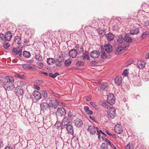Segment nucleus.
I'll use <instances>...</instances> for the list:
<instances>
[{"instance_id": "obj_11", "label": "nucleus", "mask_w": 149, "mask_h": 149, "mask_svg": "<svg viewBox=\"0 0 149 149\" xmlns=\"http://www.w3.org/2000/svg\"><path fill=\"white\" fill-rule=\"evenodd\" d=\"M22 49H19L18 51L16 48H13L12 49V53L15 55H16L18 54V57L19 58L22 56Z\"/></svg>"}, {"instance_id": "obj_32", "label": "nucleus", "mask_w": 149, "mask_h": 149, "mask_svg": "<svg viewBox=\"0 0 149 149\" xmlns=\"http://www.w3.org/2000/svg\"><path fill=\"white\" fill-rule=\"evenodd\" d=\"M35 58L38 61H41L42 60V57L39 53L37 54H35Z\"/></svg>"}, {"instance_id": "obj_23", "label": "nucleus", "mask_w": 149, "mask_h": 149, "mask_svg": "<svg viewBox=\"0 0 149 149\" xmlns=\"http://www.w3.org/2000/svg\"><path fill=\"white\" fill-rule=\"evenodd\" d=\"M70 124L69 122V120L67 117H65L62 120V125L64 126H67V125Z\"/></svg>"}, {"instance_id": "obj_31", "label": "nucleus", "mask_w": 149, "mask_h": 149, "mask_svg": "<svg viewBox=\"0 0 149 149\" xmlns=\"http://www.w3.org/2000/svg\"><path fill=\"white\" fill-rule=\"evenodd\" d=\"M83 58L84 60H88L90 59L88 52H86L84 53Z\"/></svg>"}, {"instance_id": "obj_54", "label": "nucleus", "mask_w": 149, "mask_h": 149, "mask_svg": "<svg viewBox=\"0 0 149 149\" xmlns=\"http://www.w3.org/2000/svg\"><path fill=\"white\" fill-rule=\"evenodd\" d=\"M58 106H63V103L61 102H58L56 101V107H58Z\"/></svg>"}, {"instance_id": "obj_16", "label": "nucleus", "mask_w": 149, "mask_h": 149, "mask_svg": "<svg viewBox=\"0 0 149 149\" xmlns=\"http://www.w3.org/2000/svg\"><path fill=\"white\" fill-rule=\"evenodd\" d=\"M56 99L51 100L49 101V108H50L51 109L56 108Z\"/></svg>"}, {"instance_id": "obj_9", "label": "nucleus", "mask_w": 149, "mask_h": 149, "mask_svg": "<svg viewBox=\"0 0 149 149\" xmlns=\"http://www.w3.org/2000/svg\"><path fill=\"white\" fill-rule=\"evenodd\" d=\"M22 68L25 70H31L33 71H36L37 69L35 67L30 66V65L28 64H24L22 65Z\"/></svg>"}, {"instance_id": "obj_59", "label": "nucleus", "mask_w": 149, "mask_h": 149, "mask_svg": "<svg viewBox=\"0 0 149 149\" xmlns=\"http://www.w3.org/2000/svg\"><path fill=\"white\" fill-rule=\"evenodd\" d=\"M43 82V81L41 80H37V83L39 84H41Z\"/></svg>"}, {"instance_id": "obj_50", "label": "nucleus", "mask_w": 149, "mask_h": 149, "mask_svg": "<svg viewBox=\"0 0 149 149\" xmlns=\"http://www.w3.org/2000/svg\"><path fill=\"white\" fill-rule=\"evenodd\" d=\"M109 144V146L111 147V148L113 149H114L116 148V147L115 146L113 143L111 142V141L108 144Z\"/></svg>"}, {"instance_id": "obj_30", "label": "nucleus", "mask_w": 149, "mask_h": 149, "mask_svg": "<svg viewBox=\"0 0 149 149\" xmlns=\"http://www.w3.org/2000/svg\"><path fill=\"white\" fill-rule=\"evenodd\" d=\"M14 76L16 78H19L20 79H23L24 78L25 76L24 75L22 74L16 73L14 75Z\"/></svg>"}, {"instance_id": "obj_1", "label": "nucleus", "mask_w": 149, "mask_h": 149, "mask_svg": "<svg viewBox=\"0 0 149 149\" xmlns=\"http://www.w3.org/2000/svg\"><path fill=\"white\" fill-rule=\"evenodd\" d=\"M5 82L4 84V87L6 90H11L15 88L14 83V80L13 78L11 76H6L4 77Z\"/></svg>"}, {"instance_id": "obj_35", "label": "nucleus", "mask_w": 149, "mask_h": 149, "mask_svg": "<svg viewBox=\"0 0 149 149\" xmlns=\"http://www.w3.org/2000/svg\"><path fill=\"white\" fill-rule=\"evenodd\" d=\"M63 61V60L61 58L60 59H56V66H61L62 64Z\"/></svg>"}, {"instance_id": "obj_25", "label": "nucleus", "mask_w": 149, "mask_h": 149, "mask_svg": "<svg viewBox=\"0 0 149 149\" xmlns=\"http://www.w3.org/2000/svg\"><path fill=\"white\" fill-rule=\"evenodd\" d=\"M22 55L23 56L26 58H29L31 56V54L29 52L24 51L22 52Z\"/></svg>"}, {"instance_id": "obj_49", "label": "nucleus", "mask_w": 149, "mask_h": 149, "mask_svg": "<svg viewBox=\"0 0 149 149\" xmlns=\"http://www.w3.org/2000/svg\"><path fill=\"white\" fill-rule=\"evenodd\" d=\"M128 70L127 69L125 70L123 73V75L127 76L128 74Z\"/></svg>"}, {"instance_id": "obj_5", "label": "nucleus", "mask_w": 149, "mask_h": 149, "mask_svg": "<svg viewBox=\"0 0 149 149\" xmlns=\"http://www.w3.org/2000/svg\"><path fill=\"white\" fill-rule=\"evenodd\" d=\"M107 103L109 104L112 105L115 102V97L113 94L110 93L108 95L107 97Z\"/></svg>"}, {"instance_id": "obj_51", "label": "nucleus", "mask_w": 149, "mask_h": 149, "mask_svg": "<svg viewBox=\"0 0 149 149\" xmlns=\"http://www.w3.org/2000/svg\"><path fill=\"white\" fill-rule=\"evenodd\" d=\"M101 138L103 139L104 141L106 142L107 144H108L110 142V141L108 140L107 139L104 138L103 136H102Z\"/></svg>"}, {"instance_id": "obj_2", "label": "nucleus", "mask_w": 149, "mask_h": 149, "mask_svg": "<svg viewBox=\"0 0 149 149\" xmlns=\"http://www.w3.org/2000/svg\"><path fill=\"white\" fill-rule=\"evenodd\" d=\"M87 130L91 134L94 135L97 132L98 138L100 139L101 137L100 133L97 130V128L93 125L89 126Z\"/></svg>"}, {"instance_id": "obj_63", "label": "nucleus", "mask_w": 149, "mask_h": 149, "mask_svg": "<svg viewBox=\"0 0 149 149\" xmlns=\"http://www.w3.org/2000/svg\"><path fill=\"white\" fill-rule=\"evenodd\" d=\"M4 149H13V148L11 147L7 146Z\"/></svg>"}, {"instance_id": "obj_14", "label": "nucleus", "mask_w": 149, "mask_h": 149, "mask_svg": "<svg viewBox=\"0 0 149 149\" xmlns=\"http://www.w3.org/2000/svg\"><path fill=\"white\" fill-rule=\"evenodd\" d=\"M77 54V51L76 49H73L70 50L69 52V56L72 58L76 57Z\"/></svg>"}, {"instance_id": "obj_10", "label": "nucleus", "mask_w": 149, "mask_h": 149, "mask_svg": "<svg viewBox=\"0 0 149 149\" xmlns=\"http://www.w3.org/2000/svg\"><path fill=\"white\" fill-rule=\"evenodd\" d=\"M73 123L77 127H81L83 124V122L79 118H77L74 120Z\"/></svg>"}, {"instance_id": "obj_36", "label": "nucleus", "mask_w": 149, "mask_h": 149, "mask_svg": "<svg viewBox=\"0 0 149 149\" xmlns=\"http://www.w3.org/2000/svg\"><path fill=\"white\" fill-rule=\"evenodd\" d=\"M41 95L44 98H46L47 97V91L44 90L41 91Z\"/></svg>"}, {"instance_id": "obj_60", "label": "nucleus", "mask_w": 149, "mask_h": 149, "mask_svg": "<svg viewBox=\"0 0 149 149\" xmlns=\"http://www.w3.org/2000/svg\"><path fill=\"white\" fill-rule=\"evenodd\" d=\"M40 67L42 68L43 66V64L42 62H39L38 65Z\"/></svg>"}, {"instance_id": "obj_38", "label": "nucleus", "mask_w": 149, "mask_h": 149, "mask_svg": "<svg viewBox=\"0 0 149 149\" xmlns=\"http://www.w3.org/2000/svg\"><path fill=\"white\" fill-rule=\"evenodd\" d=\"M109 104L107 103V101L104 100L102 103V105L104 107L108 108L109 107Z\"/></svg>"}, {"instance_id": "obj_12", "label": "nucleus", "mask_w": 149, "mask_h": 149, "mask_svg": "<svg viewBox=\"0 0 149 149\" xmlns=\"http://www.w3.org/2000/svg\"><path fill=\"white\" fill-rule=\"evenodd\" d=\"M66 128L68 133L71 134H73L74 133V130L72 125L70 124L67 126H64Z\"/></svg>"}, {"instance_id": "obj_55", "label": "nucleus", "mask_w": 149, "mask_h": 149, "mask_svg": "<svg viewBox=\"0 0 149 149\" xmlns=\"http://www.w3.org/2000/svg\"><path fill=\"white\" fill-rule=\"evenodd\" d=\"M39 74H44L46 76H47L48 75V73L47 72H43V71L40 72Z\"/></svg>"}, {"instance_id": "obj_19", "label": "nucleus", "mask_w": 149, "mask_h": 149, "mask_svg": "<svg viewBox=\"0 0 149 149\" xmlns=\"http://www.w3.org/2000/svg\"><path fill=\"white\" fill-rule=\"evenodd\" d=\"M100 55L99 51L97 50H94L92 52L91 54V57L95 58L98 57Z\"/></svg>"}, {"instance_id": "obj_34", "label": "nucleus", "mask_w": 149, "mask_h": 149, "mask_svg": "<svg viewBox=\"0 0 149 149\" xmlns=\"http://www.w3.org/2000/svg\"><path fill=\"white\" fill-rule=\"evenodd\" d=\"M107 85L106 84H102L100 88H98V90L100 91L101 90H103L105 89Z\"/></svg>"}, {"instance_id": "obj_4", "label": "nucleus", "mask_w": 149, "mask_h": 149, "mask_svg": "<svg viewBox=\"0 0 149 149\" xmlns=\"http://www.w3.org/2000/svg\"><path fill=\"white\" fill-rule=\"evenodd\" d=\"M15 92L16 95L19 96L23 95L24 93L23 89L21 86H18L15 89Z\"/></svg>"}, {"instance_id": "obj_47", "label": "nucleus", "mask_w": 149, "mask_h": 149, "mask_svg": "<svg viewBox=\"0 0 149 149\" xmlns=\"http://www.w3.org/2000/svg\"><path fill=\"white\" fill-rule=\"evenodd\" d=\"M4 144L3 143V140L0 137V148H1L2 147H3Z\"/></svg>"}, {"instance_id": "obj_61", "label": "nucleus", "mask_w": 149, "mask_h": 149, "mask_svg": "<svg viewBox=\"0 0 149 149\" xmlns=\"http://www.w3.org/2000/svg\"><path fill=\"white\" fill-rule=\"evenodd\" d=\"M145 26H149V20L146 21L145 22Z\"/></svg>"}, {"instance_id": "obj_18", "label": "nucleus", "mask_w": 149, "mask_h": 149, "mask_svg": "<svg viewBox=\"0 0 149 149\" xmlns=\"http://www.w3.org/2000/svg\"><path fill=\"white\" fill-rule=\"evenodd\" d=\"M145 62L144 61H139L137 62V66L140 69H143L145 67Z\"/></svg>"}, {"instance_id": "obj_40", "label": "nucleus", "mask_w": 149, "mask_h": 149, "mask_svg": "<svg viewBox=\"0 0 149 149\" xmlns=\"http://www.w3.org/2000/svg\"><path fill=\"white\" fill-rule=\"evenodd\" d=\"M125 148L126 149H134L133 146L132 144L129 143L125 146Z\"/></svg>"}, {"instance_id": "obj_52", "label": "nucleus", "mask_w": 149, "mask_h": 149, "mask_svg": "<svg viewBox=\"0 0 149 149\" xmlns=\"http://www.w3.org/2000/svg\"><path fill=\"white\" fill-rule=\"evenodd\" d=\"M4 38V35L2 33H0V41H3Z\"/></svg>"}, {"instance_id": "obj_27", "label": "nucleus", "mask_w": 149, "mask_h": 149, "mask_svg": "<svg viewBox=\"0 0 149 149\" xmlns=\"http://www.w3.org/2000/svg\"><path fill=\"white\" fill-rule=\"evenodd\" d=\"M47 62L49 65H52L55 63V60L54 58H49L47 59Z\"/></svg>"}, {"instance_id": "obj_45", "label": "nucleus", "mask_w": 149, "mask_h": 149, "mask_svg": "<svg viewBox=\"0 0 149 149\" xmlns=\"http://www.w3.org/2000/svg\"><path fill=\"white\" fill-rule=\"evenodd\" d=\"M10 45L8 42H7L6 44H4L3 47L4 48L6 49H8L10 46Z\"/></svg>"}, {"instance_id": "obj_7", "label": "nucleus", "mask_w": 149, "mask_h": 149, "mask_svg": "<svg viewBox=\"0 0 149 149\" xmlns=\"http://www.w3.org/2000/svg\"><path fill=\"white\" fill-rule=\"evenodd\" d=\"M32 95L36 101L39 100L41 98V93L38 91H34L32 93Z\"/></svg>"}, {"instance_id": "obj_3", "label": "nucleus", "mask_w": 149, "mask_h": 149, "mask_svg": "<svg viewBox=\"0 0 149 149\" xmlns=\"http://www.w3.org/2000/svg\"><path fill=\"white\" fill-rule=\"evenodd\" d=\"M108 118L109 119H113L116 115V110L113 107H111L107 111Z\"/></svg>"}, {"instance_id": "obj_43", "label": "nucleus", "mask_w": 149, "mask_h": 149, "mask_svg": "<svg viewBox=\"0 0 149 149\" xmlns=\"http://www.w3.org/2000/svg\"><path fill=\"white\" fill-rule=\"evenodd\" d=\"M26 86V82L22 81L20 82V85L19 86L22 87H24V86Z\"/></svg>"}, {"instance_id": "obj_58", "label": "nucleus", "mask_w": 149, "mask_h": 149, "mask_svg": "<svg viewBox=\"0 0 149 149\" xmlns=\"http://www.w3.org/2000/svg\"><path fill=\"white\" fill-rule=\"evenodd\" d=\"M25 40H24V45H25L24 44V43H26L27 44H26V46H29V44H28L27 43L29 42V40L28 39V40H26V39H24Z\"/></svg>"}, {"instance_id": "obj_13", "label": "nucleus", "mask_w": 149, "mask_h": 149, "mask_svg": "<svg viewBox=\"0 0 149 149\" xmlns=\"http://www.w3.org/2000/svg\"><path fill=\"white\" fill-rule=\"evenodd\" d=\"M102 49L105 51L107 53H110L112 52V47L109 44H107L105 45L104 47Z\"/></svg>"}, {"instance_id": "obj_26", "label": "nucleus", "mask_w": 149, "mask_h": 149, "mask_svg": "<svg viewBox=\"0 0 149 149\" xmlns=\"http://www.w3.org/2000/svg\"><path fill=\"white\" fill-rule=\"evenodd\" d=\"M106 37L107 40L109 41H111L113 39V35L111 33H108L106 35Z\"/></svg>"}, {"instance_id": "obj_15", "label": "nucleus", "mask_w": 149, "mask_h": 149, "mask_svg": "<svg viewBox=\"0 0 149 149\" xmlns=\"http://www.w3.org/2000/svg\"><path fill=\"white\" fill-rule=\"evenodd\" d=\"M12 37V33L10 31H7L4 36V39L5 40L8 41H10Z\"/></svg>"}, {"instance_id": "obj_24", "label": "nucleus", "mask_w": 149, "mask_h": 149, "mask_svg": "<svg viewBox=\"0 0 149 149\" xmlns=\"http://www.w3.org/2000/svg\"><path fill=\"white\" fill-rule=\"evenodd\" d=\"M123 49V47L121 46L118 47L116 49V54H121L124 51Z\"/></svg>"}, {"instance_id": "obj_21", "label": "nucleus", "mask_w": 149, "mask_h": 149, "mask_svg": "<svg viewBox=\"0 0 149 149\" xmlns=\"http://www.w3.org/2000/svg\"><path fill=\"white\" fill-rule=\"evenodd\" d=\"M140 30L139 28L136 27H134L131 30L130 33V34H137L139 32Z\"/></svg>"}, {"instance_id": "obj_22", "label": "nucleus", "mask_w": 149, "mask_h": 149, "mask_svg": "<svg viewBox=\"0 0 149 149\" xmlns=\"http://www.w3.org/2000/svg\"><path fill=\"white\" fill-rule=\"evenodd\" d=\"M115 83L117 86H119L122 82V79L120 77H117L114 79Z\"/></svg>"}, {"instance_id": "obj_56", "label": "nucleus", "mask_w": 149, "mask_h": 149, "mask_svg": "<svg viewBox=\"0 0 149 149\" xmlns=\"http://www.w3.org/2000/svg\"><path fill=\"white\" fill-rule=\"evenodd\" d=\"M78 50L79 51V52L80 53H82L83 51V49L82 47L81 46L78 49Z\"/></svg>"}, {"instance_id": "obj_39", "label": "nucleus", "mask_w": 149, "mask_h": 149, "mask_svg": "<svg viewBox=\"0 0 149 149\" xmlns=\"http://www.w3.org/2000/svg\"><path fill=\"white\" fill-rule=\"evenodd\" d=\"M101 149H108V144L105 143H102L100 146Z\"/></svg>"}, {"instance_id": "obj_8", "label": "nucleus", "mask_w": 149, "mask_h": 149, "mask_svg": "<svg viewBox=\"0 0 149 149\" xmlns=\"http://www.w3.org/2000/svg\"><path fill=\"white\" fill-rule=\"evenodd\" d=\"M114 130L117 134H120L122 133L123 130L122 125L119 124H117L115 126Z\"/></svg>"}, {"instance_id": "obj_17", "label": "nucleus", "mask_w": 149, "mask_h": 149, "mask_svg": "<svg viewBox=\"0 0 149 149\" xmlns=\"http://www.w3.org/2000/svg\"><path fill=\"white\" fill-rule=\"evenodd\" d=\"M41 110L44 111L49 107V104L47 102H42L40 104Z\"/></svg>"}, {"instance_id": "obj_33", "label": "nucleus", "mask_w": 149, "mask_h": 149, "mask_svg": "<svg viewBox=\"0 0 149 149\" xmlns=\"http://www.w3.org/2000/svg\"><path fill=\"white\" fill-rule=\"evenodd\" d=\"M125 40L127 42H132V39L128 35H126L124 36Z\"/></svg>"}, {"instance_id": "obj_53", "label": "nucleus", "mask_w": 149, "mask_h": 149, "mask_svg": "<svg viewBox=\"0 0 149 149\" xmlns=\"http://www.w3.org/2000/svg\"><path fill=\"white\" fill-rule=\"evenodd\" d=\"M148 32H146L143 33L141 37V38H142V39H143L144 38L146 37V35H148Z\"/></svg>"}, {"instance_id": "obj_44", "label": "nucleus", "mask_w": 149, "mask_h": 149, "mask_svg": "<svg viewBox=\"0 0 149 149\" xmlns=\"http://www.w3.org/2000/svg\"><path fill=\"white\" fill-rule=\"evenodd\" d=\"M84 63L81 61H78L76 63V65L77 66H80L83 65Z\"/></svg>"}, {"instance_id": "obj_29", "label": "nucleus", "mask_w": 149, "mask_h": 149, "mask_svg": "<svg viewBox=\"0 0 149 149\" xmlns=\"http://www.w3.org/2000/svg\"><path fill=\"white\" fill-rule=\"evenodd\" d=\"M84 108L85 111L87 114L90 115L92 114L93 113V111L89 110V108L88 107L84 106Z\"/></svg>"}, {"instance_id": "obj_41", "label": "nucleus", "mask_w": 149, "mask_h": 149, "mask_svg": "<svg viewBox=\"0 0 149 149\" xmlns=\"http://www.w3.org/2000/svg\"><path fill=\"white\" fill-rule=\"evenodd\" d=\"M71 60L68 59L67 60L65 61V65L66 66H69L71 64Z\"/></svg>"}, {"instance_id": "obj_6", "label": "nucleus", "mask_w": 149, "mask_h": 149, "mask_svg": "<svg viewBox=\"0 0 149 149\" xmlns=\"http://www.w3.org/2000/svg\"><path fill=\"white\" fill-rule=\"evenodd\" d=\"M66 114V111L65 109L62 107L58 108L56 111V114L60 116H64Z\"/></svg>"}, {"instance_id": "obj_64", "label": "nucleus", "mask_w": 149, "mask_h": 149, "mask_svg": "<svg viewBox=\"0 0 149 149\" xmlns=\"http://www.w3.org/2000/svg\"><path fill=\"white\" fill-rule=\"evenodd\" d=\"M149 57V52L146 54L145 56V58L146 59H148Z\"/></svg>"}, {"instance_id": "obj_62", "label": "nucleus", "mask_w": 149, "mask_h": 149, "mask_svg": "<svg viewBox=\"0 0 149 149\" xmlns=\"http://www.w3.org/2000/svg\"><path fill=\"white\" fill-rule=\"evenodd\" d=\"M68 116L70 117H71L72 116V114L70 111H69L68 113Z\"/></svg>"}, {"instance_id": "obj_37", "label": "nucleus", "mask_w": 149, "mask_h": 149, "mask_svg": "<svg viewBox=\"0 0 149 149\" xmlns=\"http://www.w3.org/2000/svg\"><path fill=\"white\" fill-rule=\"evenodd\" d=\"M101 56L103 59H105L107 58L106 53L104 49H102Z\"/></svg>"}, {"instance_id": "obj_57", "label": "nucleus", "mask_w": 149, "mask_h": 149, "mask_svg": "<svg viewBox=\"0 0 149 149\" xmlns=\"http://www.w3.org/2000/svg\"><path fill=\"white\" fill-rule=\"evenodd\" d=\"M34 87L36 89L38 90H39L40 89V87L38 85L34 84Z\"/></svg>"}, {"instance_id": "obj_42", "label": "nucleus", "mask_w": 149, "mask_h": 149, "mask_svg": "<svg viewBox=\"0 0 149 149\" xmlns=\"http://www.w3.org/2000/svg\"><path fill=\"white\" fill-rule=\"evenodd\" d=\"M56 126L58 127V129H59L60 130H61L62 128V127L61 126V125H62V123H60L59 122L56 121Z\"/></svg>"}, {"instance_id": "obj_28", "label": "nucleus", "mask_w": 149, "mask_h": 149, "mask_svg": "<svg viewBox=\"0 0 149 149\" xmlns=\"http://www.w3.org/2000/svg\"><path fill=\"white\" fill-rule=\"evenodd\" d=\"M116 40L117 42L119 43H123L125 40L124 39L122 36H118L116 37Z\"/></svg>"}, {"instance_id": "obj_20", "label": "nucleus", "mask_w": 149, "mask_h": 149, "mask_svg": "<svg viewBox=\"0 0 149 149\" xmlns=\"http://www.w3.org/2000/svg\"><path fill=\"white\" fill-rule=\"evenodd\" d=\"M21 37L19 36H17L15 37L13 41L17 44H18L20 46L21 44Z\"/></svg>"}, {"instance_id": "obj_48", "label": "nucleus", "mask_w": 149, "mask_h": 149, "mask_svg": "<svg viewBox=\"0 0 149 149\" xmlns=\"http://www.w3.org/2000/svg\"><path fill=\"white\" fill-rule=\"evenodd\" d=\"M90 103L93 107L95 109H97V105L94 102H91Z\"/></svg>"}, {"instance_id": "obj_46", "label": "nucleus", "mask_w": 149, "mask_h": 149, "mask_svg": "<svg viewBox=\"0 0 149 149\" xmlns=\"http://www.w3.org/2000/svg\"><path fill=\"white\" fill-rule=\"evenodd\" d=\"M49 76L52 78H55L56 77V72L54 74L50 73L49 74Z\"/></svg>"}]
</instances>
